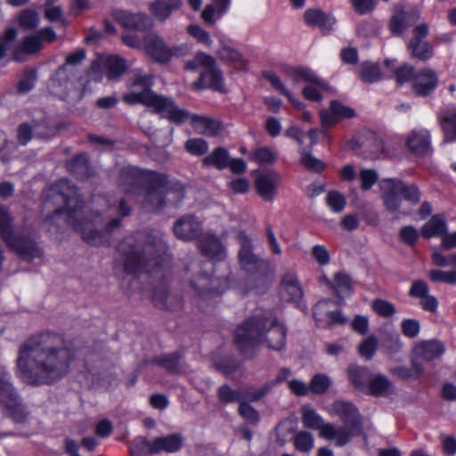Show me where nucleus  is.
<instances>
[{
	"label": "nucleus",
	"mask_w": 456,
	"mask_h": 456,
	"mask_svg": "<svg viewBox=\"0 0 456 456\" xmlns=\"http://www.w3.org/2000/svg\"><path fill=\"white\" fill-rule=\"evenodd\" d=\"M332 385L331 379L323 373H317L313 376L309 383V390L315 395L325 394Z\"/></svg>",
	"instance_id": "nucleus-42"
},
{
	"label": "nucleus",
	"mask_w": 456,
	"mask_h": 456,
	"mask_svg": "<svg viewBox=\"0 0 456 456\" xmlns=\"http://www.w3.org/2000/svg\"><path fill=\"white\" fill-rule=\"evenodd\" d=\"M378 174L373 169H362L360 173L361 187L362 190L370 189L378 181Z\"/></svg>",
	"instance_id": "nucleus-62"
},
{
	"label": "nucleus",
	"mask_w": 456,
	"mask_h": 456,
	"mask_svg": "<svg viewBox=\"0 0 456 456\" xmlns=\"http://www.w3.org/2000/svg\"><path fill=\"white\" fill-rule=\"evenodd\" d=\"M423 372V367L416 358L411 359V368L397 366L391 370V373L399 376L403 379H411L419 377Z\"/></svg>",
	"instance_id": "nucleus-40"
},
{
	"label": "nucleus",
	"mask_w": 456,
	"mask_h": 456,
	"mask_svg": "<svg viewBox=\"0 0 456 456\" xmlns=\"http://www.w3.org/2000/svg\"><path fill=\"white\" fill-rule=\"evenodd\" d=\"M120 262L128 273H152L160 265L167 247L160 232H139L118 245Z\"/></svg>",
	"instance_id": "nucleus-5"
},
{
	"label": "nucleus",
	"mask_w": 456,
	"mask_h": 456,
	"mask_svg": "<svg viewBox=\"0 0 456 456\" xmlns=\"http://www.w3.org/2000/svg\"><path fill=\"white\" fill-rule=\"evenodd\" d=\"M183 444V437L179 434L156 437L153 441V452H166L173 453L179 451Z\"/></svg>",
	"instance_id": "nucleus-29"
},
{
	"label": "nucleus",
	"mask_w": 456,
	"mask_h": 456,
	"mask_svg": "<svg viewBox=\"0 0 456 456\" xmlns=\"http://www.w3.org/2000/svg\"><path fill=\"white\" fill-rule=\"evenodd\" d=\"M281 293L288 301L298 302L303 297V289L294 272L284 273L281 281Z\"/></svg>",
	"instance_id": "nucleus-21"
},
{
	"label": "nucleus",
	"mask_w": 456,
	"mask_h": 456,
	"mask_svg": "<svg viewBox=\"0 0 456 456\" xmlns=\"http://www.w3.org/2000/svg\"><path fill=\"white\" fill-rule=\"evenodd\" d=\"M199 248L202 254L209 258L223 259L225 256V249L220 240L212 234H205L199 242Z\"/></svg>",
	"instance_id": "nucleus-27"
},
{
	"label": "nucleus",
	"mask_w": 456,
	"mask_h": 456,
	"mask_svg": "<svg viewBox=\"0 0 456 456\" xmlns=\"http://www.w3.org/2000/svg\"><path fill=\"white\" fill-rule=\"evenodd\" d=\"M382 332L381 344L390 355L398 353L402 348V341L399 334L394 330H384Z\"/></svg>",
	"instance_id": "nucleus-39"
},
{
	"label": "nucleus",
	"mask_w": 456,
	"mask_h": 456,
	"mask_svg": "<svg viewBox=\"0 0 456 456\" xmlns=\"http://www.w3.org/2000/svg\"><path fill=\"white\" fill-rule=\"evenodd\" d=\"M371 375L370 370L366 367L353 365L348 368V377L351 383L362 391H365Z\"/></svg>",
	"instance_id": "nucleus-34"
},
{
	"label": "nucleus",
	"mask_w": 456,
	"mask_h": 456,
	"mask_svg": "<svg viewBox=\"0 0 456 456\" xmlns=\"http://www.w3.org/2000/svg\"><path fill=\"white\" fill-rule=\"evenodd\" d=\"M11 379V373L0 366V409L15 422L22 423L28 418V411Z\"/></svg>",
	"instance_id": "nucleus-11"
},
{
	"label": "nucleus",
	"mask_w": 456,
	"mask_h": 456,
	"mask_svg": "<svg viewBox=\"0 0 456 456\" xmlns=\"http://www.w3.org/2000/svg\"><path fill=\"white\" fill-rule=\"evenodd\" d=\"M407 146L416 155H425L430 151V134L426 129H414L407 139Z\"/></svg>",
	"instance_id": "nucleus-25"
},
{
	"label": "nucleus",
	"mask_w": 456,
	"mask_h": 456,
	"mask_svg": "<svg viewBox=\"0 0 456 456\" xmlns=\"http://www.w3.org/2000/svg\"><path fill=\"white\" fill-rule=\"evenodd\" d=\"M153 85L154 77L151 74H144L141 69H136L134 77L127 82L129 91L123 95V102L129 105L142 104L151 107L162 118L175 124L190 120L199 134L214 136L218 133L220 124L217 120L191 114L180 109L171 98L152 91Z\"/></svg>",
	"instance_id": "nucleus-3"
},
{
	"label": "nucleus",
	"mask_w": 456,
	"mask_h": 456,
	"mask_svg": "<svg viewBox=\"0 0 456 456\" xmlns=\"http://www.w3.org/2000/svg\"><path fill=\"white\" fill-rule=\"evenodd\" d=\"M302 423L304 427L319 431V436L335 443V425L327 423L323 418L311 406L305 405L302 408Z\"/></svg>",
	"instance_id": "nucleus-13"
},
{
	"label": "nucleus",
	"mask_w": 456,
	"mask_h": 456,
	"mask_svg": "<svg viewBox=\"0 0 456 456\" xmlns=\"http://www.w3.org/2000/svg\"><path fill=\"white\" fill-rule=\"evenodd\" d=\"M183 5L182 0H154L150 4L151 14L160 21L167 20L171 14Z\"/></svg>",
	"instance_id": "nucleus-26"
},
{
	"label": "nucleus",
	"mask_w": 456,
	"mask_h": 456,
	"mask_svg": "<svg viewBox=\"0 0 456 456\" xmlns=\"http://www.w3.org/2000/svg\"><path fill=\"white\" fill-rule=\"evenodd\" d=\"M362 80L365 83H375L382 78L379 67L372 63H363L360 72Z\"/></svg>",
	"instance_id": "nucleus-48"
},
{
	"label": "nucleus",
	"mask_w": 456,
	"mask_h": 456,
	"mask_svg": "<svg viewBox=\"0 0 456 456\" xmlns=\"http://www.w3.org/2000/svg\"><path fill=\"white\" fill-rule=\"evenodd\" d=\"M159 362L170 372L178 373L182 371L179 358L175 354L166 355L159 359Z\"/></svg>",
	"instance_id": "nucleus-63"
},
{
	"label": "nucleus",
	"mask_w": 456,
	"mask_h": 456,
	"mask_svg": "<svg viewBox=\"0 0 456 456\" xmlns=\"http://www.w3.org/2000/svg\"><path fill=\"white\" fill-rule=\"evenodd\" d=\"M68 170L79 179H86L91 175V168L88 164V157L82 153L68 163Z\"/></svg>",
	"instance_id": "nucleus-37"
},
{
	"label": "nucleus",
	"mask_w": 456,
	"mask_h": 456,
	"mask_svg": "<svg viewBox=\"0 0 456 456\" xmlns=\"http://www.w3.org/2000/svg\"><path fill=\"white\" fill-rule=\"evenodd\" d=\"M187 32L199 42L208 46L212 45V40L209 34L201 28L199 25L191 24L188 26Z\"/></svg>",
	"instance_id": "nucleus-59"
},
{
	"label": "nucleus",
	"mask_w": 456,
	"mask_h": 456,
	"mask_svg": "<svg viewBox=\"0 0 456 456\" xmlns=\"http://www.w3.org/2000/svg\"><path fill=\"white\" fill-rule=\"evenodd\" d=\"M132 456H149L153 452V442H149L145 437L139 436L130 445Z\"/></svg>",
	"instance_id": "nucleus-44"
},
{
	"label": "nucleus",
	"mask_w": 456,
	"mask_h": 456,
	"mask_svg": "<svg viewBox=\"0 0 456 456\" xmlns=\"http://www.w3.org/2000/svg\"><path fill=\"white\" fill-rule=\"evenodd\" d=\"M286 333L283 323L273 314L256 315L236 329L234 341L244 354L259 343L281 350L286 344Z\"/></svg>",
	"instance_id": "nucleus-6"
},
{
	"label": "nucleus",
	"mask_w": 456,
	"mask_h": 456,
	"mask_svg": "<svg viewBox=\"0 0 456 456\" xmlns=\"http://www.w3.org/2000/svg\"><path fill=\"white\" fill-rule=\"evenodd\" d=\"M445 352L444 344L437 339L423 340L419 342L413 348V357L419 362L433 361L441 357Z\"/></svg>",
	"instance_id": "nucleus-18"
},
{
	"label": "nucleus",
	"mask_w": 456,
	"mask_h": 456,
	"mask_svg": "<svg viewBox=\"0 0 456 456\" xmlns=\"http://www.w3.org/2000/svg\"><path fill=\"white\" fill-rule=\"evenodd\" d=\"M113 19L125 28L143 30L147 28L150 21L144 13H131L125 10H115L111 13Z\"/></svg>",
	"instance_id": "nucleus-19"
},
{
	"label": "nucleus",
	"mask_w": 456,
	"mask_h": 456,
	"mask_svg": "<svg viewBox=\"0 0 456 456\" xmlns=\"http://www.w3.org/2000/svg\"><path fill=\"white\" fill-rule=\"evenodd\" d=\"M326 202L335 213L341 212L346 206L345 197L338 191H330L326 196Z\"/></svg>",
	"instance_id": "nucleus-52"
},
{
	"label": "nucleus",
	"mask_w": 456,
	"mask_h": 456,
	"mask_svg": "<svg viewBox=\"0 0 456 456\" xmlns=\"http://www.w3.org/2000/svg\"><path fill=\"white\" fill-rule=\"evenodd\" d=\"M378 339L375 336L370 335L367 337L362 343L358 346V352L362 357L365 360L370 361L375 355L378 350Z\"/></svg>",
	"instance_id": "nucleus-45"
},
{
	"label": "nucleus",
	"mask_w": 456,
	"mask_h": 456,
	"mask_svg": "<svg viewBox=\"0 0 456 456\" xmlns=\"http://www.w3.org/2000/svg\"><path fill=\"white\" fill-rule=\"evenodd\" d=\"M414 89L419 95H427L433 91L437 85V77L431 69H423L414 76Z\"/></svg>",
	"instance_id": "nucleus-28"
},
{
	"label": "nucleus",
	"mask_w": 456,
	"mask_h": 456,
	"mask_svg": "<svg viewBox=\"0 0 456 456\" xmlns=\"http://www.w3.org/2000/svg\"><path fill=\"white\" fill-rule=\"evenodd\" d=\"M313 315L317 326L321 328H327L345 322V318L341 315L336 304L328 299L320 300L314 305Z\"/></svg>",
	"instance_id": "nucleus-14"
},
{
	"label": "nucleus",
	"mask_w": 456,
	"mask_h": 456,
	"mask_svg": "<svg viewBox=\"0 0 456 456\" xmlns=\"http://www.w3.org/2000/svg\"><path fill=\"white\" fill-rule=\"evenodd\" d=\"M351 277L345 273H338L334 279V288L338 293H346L351 289Z\"/></svg>",
	"instance_id": "nucleus-58"
},
{
	"label": "nucleus",
	"mask_w": 456,
	"mask_h": 456,
	"mask_svg": "<svg viewBox=\"0 0 456 456\" xmlns=\"http://www.w3.org/2000/svg\"><path fill=\"white\" fill-rule=\"evenodd\" d=\"M250 159L258 164H272L276 161V153L268 147L256 149L250 156Z\"/></svg>",
	"instance_id": "nucleus-47"
},
{
	"label": "nucleus",
	"mask_w": 456,
	"mask_h": 456,
	"mask_svg": "<svg viewBox=\"0 0 456 456\" xmlns=\"http://www.w3.org/2000/svg\"><path fill=\"white\" fill-rule=\"evenodd\" d=\"M143 48L149 56L161 63L167 62L174 56L183 55L186 49L185 46L169 48L160 37L154 34L144 38Z\"/></svg>",
	"instance_id": "nucleus-12"
},
{
	"label": "nucleus",
	"mask_w": 456,
	"mask_h": 456,
	"mask_svg": "<svg viewBox=\"0 0 456 456\" xmlns=\"http://www.w3.org/2000/svg\"><path fill=\"white\" fill-rule=\"evenodd\" d=\"M447 231L446 221L442 216H434L422 228L426 238L444 236Z\"/></svg>",
	"instance_id": "nucleus-36"
},
{
	"label": "nucleus",
	"mask_w": 456,
	"mask_h": 456,
	"mask_svg": "<svg viewBox=\"0 0 456 456\" xmlns=\"http://www.w3.org/2000/svg\"><path fill=\"white\" fill-rule=\"evenodd\" d=\"M217 395L220 402L225 404L240 401L241 398L239 391L232 389L227 385L220 387Z\"/></svg>",
	"instance_id": "nucleus-53"
},
{
	"label": "nucleus",
	"mask_w": 456,
	"mask_h": 456,
	"mask_svg": "<svg viewBox=\"0 0 456 456\" xmlns=\"http://www.w3.org/2000/svg\"><path fill=\"white\" fill-rule=\"evenodd\" d=\"M288 77L295 83L305 82L314 84L319 87H325L326 82L320 78L311 69L299 67L297 69H290L286 71Z\"/></svg>",
	"instance_id": "nucleus-31"
},
{
	"label": "nucleus",
	"mask_w": 456,
	"mask_h": 456,
	"mask_svg": "<svg viewBox=\"0 0 456 456\" xmlns=\"http://www.w3.org/2000/svg\"><path fill=\"white\" fill-rule=\"evenodd\" d=\"M41 48V40L37 35L25 37L20 45V50L29 54L37 53Z\"/></svg>",
	"instance_id": "nucleus-57"
},
{
	"label": "nucleus",
	"mask_w": 456,
	"mask_h": 456,
	"mask_svg": "<svg viewBox=\"0 0 456 456\" xmlns=\"http://www.w3.org/2000/svg\"><path fill=\"white\" fill-rule=\"evenodd\" d=\"M429 278L433 281L445 282L448 284H456V271L431 270L428 273Z\"/></svg>",
	"instance_id": "nucleus-51"
},
{
	"label": "nucleus",
	"mask_w": 456,
	"mask_h": 456,
	"mask_svg": "<svg viewBox=\"0 0 456 456\" xmlns=\"http://www.w3.org/2000/svg\"><path fill=\"white\" fill-rule=\"evenodd\" d=\"M304 20L308 26L319 28L324 34L330 33L336 24L333 15L320 9L306 10L304 13Z\"/></svg>",
	"instance_id": "nucleus-22"
},
{
	"label": "nucleus",
	"mask_w": 456,
	"mask_h": 456,
	"mask_svg": "<svg viewBox=\"0 0 456 456\" xmlns=\"http://www.w3.org/2000/svg\"><path fill=\"white\" fill-rule=\"evenodd\" d=\"M226 284V280L216 278V277H200L198 283L193 284L196 290L199 292L200 297H206L207 294L211 296H217L224 291V289L217 288V285Z\"/></svg>",
	"instance_id": "nucleus-32"
},
{
	"label": "nucleus",
	"mask_w": 456,
	"mask_h": 456,
	"mask_svg": "<svg viewBox=\"0 0 456 456\" xmlns=\"http://www.w3.org/2000/svg\"><path fill=\"white\" fill-rule=\"evenodd\" d=\"M289 375H290L289 369H287V368L281 369L273 380H271V381L265 383L263 387H261L258 389H254V390L248 391V397L253 401L259 400L260 398L265 396L274 386L281 383L286 379H288L289 377Z\"/></svg>",
	"instance_id": "nucleus-35"
},
{
	"label": "nucleus",
	"mask_w": 456,
	"mask_h": 456,
	"mask_svg": "<svg viewBox=\"0 0 456 456\" xmlns=\"http://www.w3.org/2000/svg\"><path fill=\"white\" fill-rule=\"evenodd\" d=\"M429 293L428 283L422 280L414 281L409 291L411 297L420 299Z\"/></svg>",
	"instance_id": "nucleus-64"
},
{
	"label": "nucleus",
	"mask_w": 456,
	"mask_h": 456,
	"mask_svg": "<svg viewBox=\"0 0 456 456\" xmlns=\"http://www.w3.org/2000/svg\"><path fill=\"white\" fill-rule=\"evenodd\" d=\"M201 230L200 222L193 216H184L174 225L175 236L183 240H191L197 237Z\"/></svg>",
	"instance_id": "nucleus-23"
},
{
	"label": "nucleus",
	"mask_w": 456,
	"mask_h": 456,
	"mask_svg": "<svg viewBox=\"0 0 456 456\" xmlns=\"http://www.w3.org/2000/svg\"><path fill=\"white\" fill-rule=\"evenodd\" d=\"M380 194L386 209L396 212L402 206V196L411 205L420 201V191L415 183L406 184L400 179L387 178L379 182Z\"/></svg>",
	"instance_id": "nucleus-9"
},
{
	"label": "nucleus",
	"mask_w": 456,
	"mask_h": 456,
	"mask_svg": "<svg viewBox=\"0 0 456 456\" xmlns=\"http://www.w3.org/2000/svg\"><path fill=\"white\" fill-rule=\"evenodd\" d=\"M185 149L191 155L201 156L208 151V145L201 138H193L185 142Z\"/></svg>",
	"instance_id": "nucleus-50"
},
{
	"label": "nucleus",
	"mask_w": 456,
	"mask_h": 456,
	"mask_svg": "<svg viewBox=\"0 0 456 456\" xmlns=\"http://www.w3.org/2000/svg\"><path fill=\"white\" fill-rule=\"evenodd\" d=\"M414 69L409 64H403L394 69L395 78L399 85H403L410 81L413 77Z\"/></svg>",
	"instance_id": "nucleus-56"
},
{
	"label": "nucleus",
	"mask_w": 456,
	"mask_h": 456,
	"mask_svg": "<svg viewBox=\"0 0 456 456\" xmlns=\"http://www.w3.org/2000/svg\"><path fill=\"white\" fill-rule=\"evenodd\" d=\"M393 391V384L384 375H371L364 392L375 396H387Z\"/></svg>",
	"instance_id": "nucleus-30"
},
{
	"label": "nucleus",
	"mask_w": 456,
	"mask_h": 456,
	"mask_svg": "<svg viewBox=\"0 0 456 456\" xmlns=\"http://www.w3.org/2000/svg\"><path fill=\"white\" fill-rule=\"evenodd\" d=\"M332 416H337L343 422L342 426L335 425V445L342 447L347 444L354 436L362 434V421L355 406L344 401H335L329 409Z\"/></svg>",
	"instance_id": "nucleus-7"
},
{
	"label": "nucleus",
	"mask_w": 456,
	"mask_h": 456,
	"mask_svg": "<svg viewBox=\"0 0 456 456\" xmlns=\"http://www.w3.org/2000/svg\"><path fill=\"white\" fill-rule=\"evenodd\" d=\"M121 188L126 194L134 195L148 212H157L167 205H177L184 197L183 188L170 184L165 175L134 167L122 169Z\"/></svg>",
	"instance_id": "nucleus-4"
},
{
	"label": "nucleus",
	"mask_w": 456,
	"mask_h": 456,
	"mask_svg": "<svg viewBox=\"0 0 456 456\" xmlns=\"http://www.w3.org/2000/svg\"><path fill=\"white\" fill-rule=\"evenodd\" d=\"M73 360V351L65 345L61 335L42 333L20 346L15 375L27 385H52L69 373Z\"/></svg>",
	"instance_id": "nucleus-1"
},
{
	"label": "nucleus",
	"mask_w": 456,
	"mask_h": 456,
	"mask_svg": "<svg viewBox=\"0 0 456 456\" xmlns=\"http://www.w3.org/2000/svg\"><path fill=\"white\" fill-rule=\"evenodd\" d=\"M239 413L243 419L251 424H256L259 421L258 412L247 403H240Z\"/></svg>",
	"instance_id": "nucleus-61"
},
{
	"label": "nucleus",
	"mask_w": 456,
	"mask_h": 456,
	"mask_svg": "<svg viewBox=\"0 0 456 456\" xmlns=\"http://www.w3.org/2000/svg\"><path fill=\"white\" fill-rule=\"evenodd\" d=\"M428 28L420 24L413 29V37L408 44L411 55L421 61H427L433 56V47L424 38L428 36Z\"/></svg>",
	"instance_id": "nucleus-16"
},
{
	"label": "nucleus",
	"mask_w": 456,
	"mask_h": 456,
	"mask_svg": "<svg viewBox=\"0 0 456 456\" xmlns=\"http://www.w3.org/2000/svg\"><path fill=\"white\" fill-rule=\"evenodd\" d=\"M419 18V12L414 6L398 4L394 8L389 28L393 34H402L406 28L414 24Z\"/></svg>",
	"instance_id": "nucleus-15"
},
{
	"label": "nucleus",
	"mask_w": 456,
	"mask_h": 456,
	"mask_svg": "<svg viewBox=\"0 0 456 456\" xmlns=\"http://www.w3.org/2000/svg\"><path fill=\"white\" fill-rule=\"evenodd\" d=\"M444 142H456V111L445 112L440 118Z\"/></svg>",
	"instance_id": "nucleus-38"
},
{
	"label": "nucleus",
	"mask_w": 456,
	"mask_h": 456,
	"mask_svg": "<svg viewBox=\"0 0 456 456\" xmlns=\"http://www.w3.org/2000/svg\"><path fill=\"white\" fill-rule=\"evenodd\" d=\"M401 329L405 337L413 338L419 335L420 324L416 319H404L401 322Z\"/></svg>",
	"instance_id": "nucleus-54"
},
{
	"label": "nucleus",
	"mask_w": 456,
	"mask_h": 456,
	"mask_svg": "<svg viewBox=\"0 0 456 456\" xmlns=\"http://www.w3.org/2000/svg\"><path fill=\"white\" fill-rule=\"evenodd\" d=\"M44 208L48 211L53 209V214L45 220L50 232L67 224L91 245L102 243L105 233L120 224L119 218H112L105 231H102L101 229L103 224L102 217L97 211L93 218H88L77 188L67 179H61L49 187L45 194Z\"/></svg>",
	"instance_id": "nucleus-2"
},
{
	"label": "nucleus",
	"mask_w": 456,
	"mask_h": 456,
	"mask_svg": "<svg viewBox=\"0 0 456 456\" xmlns=\"http://www.w3.org/2000/svg\"><path fill=\"white\" fill-rule=\"evenodd\" d=\"M102 65L108 71L107 77L110 80L118 78L126 69V61L118 55H110L102 60Z\"/></svg>",
	"instance_id": "nucleus-33"
},
{
	"label": "nucleus",
	"mask_w": 456,
	"mask_h": 456,
	"mask_svg": "<svg viewBox=\"0 0 456 456\" xmlns=\"http://www.w3.org/2000/svg\"><path fill=\"white\" fill-rule=\"evenodd\" d=\"M216 53L218 57L224 61L241 63L243 61L241 54L223 40L220 41V48Z\"/></svg>",
	"instance_id": "nucleus-46"
},
{
	"label": "nucleus",
	"mask_w": 456,
	"mask_h": 456,
	"mask_svg": "<svg viewBox=\"0 0 456 456\" xmlns=\"http://www.w3.org/2000/svg\"><path fill=\"white\" fill-rule=\"evenodd\" d=\"M184 67L190 71L200 69L199 80L192 84L195 89L201 90L208 87L215 91H224L223 74L211 55L200 52L193 59L187 61Z\"/></svg>",
	"instance_id": "nucleus-10"
},
{
	"label": "nucleus",
	"mask_w": 456,
	"mask_h": 456,
	"mask_svg": "<svg viewBox=\"0 0 456 456\" xmlns=\"http://www.w3.org/2000/svg\"><path fill=\"white\" fill-rule=\"evenodd\" d=\"M295 448L301 452H309L314 446V437L307 431H299L293 437Z\"/></svg>",
	"instance_id": "nucleus-43"
},
{
	"label": "nucleus",
	"mask_w": 456,
	"mask_h": 456,
	"mask_svg": "<svg viewBox=\"0 0 456 456\" xmlns=\"http://www.w3.org/2000/svg\"><path fill=\"white\" fill-rule=\"evenodd\" d=\"M239 240L240 244L239 260L241 267L250 273L265 269L267 264L252 252L249 240L244 234H240Z\"/></svg>",
	"instance_id": "nucleus-17"
},
{
	"label": "nucleus",
	"mask_w": 456,
	"mask_h": 456,
	"mask_svg": "<svg viewBox=\"0 0 456 456\" xmlns=\"http://www.w3.org/2000/svg\"><path fill=\"white\" fill-rule=\"evenodd\" d=\"M86 58V52L84 50H77L66 57L64 65L59 68L55 76L57 79H61L65 77L69 65H77Z\"/></svg>",
	"instance_id": "nucleus-49"
},
{
	"label": "nucleus",
	"mask_w": 456,
	"mask_h": 456,
	"mask_svg": "<svg viewBox=\"0 0 456 456\" xmlns=\"http://www.w3.org/2000/svg\"><path fill=\"white\" fill-rule=\"evenodd\" d=\"M12 218L0 208V236L9 248L24 259L32 260L42 256L41 249L37 246L35 234H16L12 229Z\"/></svg>",
	"instance_id": "nucleus-8"
},
{
	"label": "nucleus",
	"mask_w": 456,
	"mask_h": 456,
	"mask_svg": "<svg viewBox=\"0 0 456 456\" xmlns=\"http://www.w3.org/2000/svg\"><path fill=\"white\" fill-rule=\"evenodd\" d=\"M279 180L278 174L274 172L263 174L257 176L255 185L258 194L263 200L266 201L273 200Z\"/></svg>",
	"instance_id": "nucleus-24"
},
{
	"label": "nucleus",
	"mask_w": 456,
	"mask_h": 456,
	"mask_svg": "<svg viewBox=\"0 0 456 456\" xmlns=\"http://www.w3.org/2000/svg\"><path fill=\"white\" fill-rule=\"evenodd\" d=\"M354 110L339 102L332 101L330 110H324L320 112L322 127H328L336 122L354 116Z\"/></svg>",
	"instance_id": "nucleus-20"
},
{
	"label": "nucleus",
	"mask_w": 456,
	"mask_h": 456,
	"mask_svg": "<svg viewBox=\"0 0 456 456\" xmlns=\"http://www.w3.org/2000/svg\"><path fill=\"white\" fill-rule=\"evenodd\" d=\"M373 310L382 317H390L395 314L393 304L383 299H376L372 302Z\"/></svg>",
	"instance_id": "nucleus-55"
},
{
	"label": "nucleus",
	"mask_w": 456,
	"mask_h": 456,
	"mask_svg": "<svg viewBox=\"0 0 456 456\" xmlns=\"http://www.w3.org/2000/svg\"><path fill=\"white\" fill-rule=\"evenodd\" d=\"M203 163L206 166H214L218 169H224L228 167V151L224 148H217L203 159Z\"/></svg>",
	"instance_id": "nucleus-41"
},
{
	"label": "nucleus",
	"mask_w": 456,
	"mask_h": 456,
	"mask_svg": "<svg viewBox=\"0 0 456 456\" xmlns=\"http://www.w3.org/2000/svg\"><path fill=\"white\" fill-rule=\"evenodd\" d=\"M20 23L26 28H35L39 23V17L35 11L25 10L20 15Z\"/></svg>",
	"instance_id": "nucleus-60"
}]
</instances>
